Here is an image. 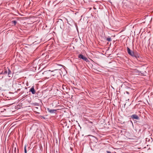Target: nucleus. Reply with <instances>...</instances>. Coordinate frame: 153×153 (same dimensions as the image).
Listing matches in <instances>:
<instances>
[{"label": "nucleus", "mask_w": 153, "mask_h": 153, "mask_svg": "<svg viewBox=\"0 0 153 153\" xmlns=\"http://www.w3.org/2000/svg\"><path fill=\"white\" fill-rule=\"evenodd\" d=\"M127 50L128 54L132 57L134 58L137 59H138V58L140 57V53L137 51L134 52L128 47L127 48Z\"/></svg>", "instance_id": "obj_1"}, {"label": "nucleus", "mask_w": 153, "mask_h": 153, "mask_svg": "<svg viewBox=\"0 0 153 153\" xmlns=\"http://www.w3.org/2000/svg\"><path fill=\"white\" fill-rule=\"evenodd\" d=\"M85 138H87V139H89L91 141H93V142H97L98 141L97 138L93 135H89L85 136Z\"/></svg>", "instance_id": "obj_2"}, {"label": "nucleus", "mask_w": 153, "mask_h": 153, "mask_svg": "<svg viewBox=\"0 0 153 153\" xmlns=\"http://www.w3.org/2000/svg\"><path fill=\"white\" fill-rule=\"evenodd\" d=\"M64 24V23L62 19H58L56 22V25L57 26L60 27V28L62 29L63 28Z\"/></svg>", "instance_id": "obj_3"}, {"label": "nucleus", "mask_w": 153, "mask_h": 153, "mask_svg": "<svg viewBox=\"0 0 153 153\" xmlns=\"http://www.w3.org/2000/svg\"><path fill=\"white\" fill-rule=\"evenodd\" d=\"M48 71H51L54 73V74H52V75L53 76H54V75H55L56 74H58L61 75V74L62 73V72L60 70V69H55L52 71L49 70Z\"/></svg>", "instance_id": "obj_4"}, {"label": "nucleus", "mask_w": 153, "mask_h": 153, "mask_svg": "<svg viewBox=\"0 0 153 153\" xmlns=\"http://www.w3.org/2000/svg\"><path fill=\"white\" fill-rule=\"evenodd\" d=\"M78 57L79 58L85 61L86 62H89V60L85 56L83 55L82 54H80L78 55Z\"/></svg>", "instance_id": "obj_5"}, {"label": "nucleus", "mask_w": 153, "mask_h": 153, "mask_svg": "<svg viewBox=\"0 0 153 153\" xmlns=\"http://www.w3.org/2000/svg\"><path fill=\"white\" fill-rule=\"evenodd\" d=\"M130 117L133 120H139L140 119L139 117L136 114H133L130 116Z\"/></svg>", "instance_id": "obj_6"}, {"label": "nucleus", "mask_w": 153, "mask_h": 153, "mask_svg": "<svg viewBox=\"0 0 153 153\" xmlns=\"http://www.w3.org/2000/svg\"><path fill=\"white\" fill-rule=\"evenodd\" d=\"M48 111L50 114H56L57 111L56 109H50L49 108H47Z\"/></svg>", "instance_id": "obj_7"}, {"label": "nucleus", "mask_w": 153, "mask_h": 153, "mask_svg": "<svg viewBox=\"0 0 153 153\" xmlns=\"http://www.w3.org/2000/svg\"><path fill=\"white\" fill-rule=\"evenodd\" d=\"M97 143V142H92L91 141L89 142V145L92 150H94V149H92V147H95V146L96 145Z\"/></svg>", "instance_id": "obj_8"}, {"label": "nucleus", "mask_w": 153, "mask_h": 153, "mask_svg": "<svg viewBox=\"0 0 153 153\" xmlns=\"http://www.w3.org/2000/svg\"><path fill=\"white\" fill-rule=\"evenodd\" d=\"M29 92H31L32 94H35L36 92V91L34 89V86H33L30 89Z\"/></svg>", "instance_id": "obj_9"}, {"label": "nucleus", "mask_w": 153, "mask_h": 153, "mask_svg": "<svg viewBox=\"0 0 153 153\" xmlns=\"http://www.w3.org/2000/svg\"><path fill=\"white\" fill-rule=\"evenodd\" d=\"M91 131L94 133V134H97V130L96 128H95L94 126L92 127L91 128ZM95 135V134H94Z\"/></svg>", "instance_id": "obj_10"}, {"label": "nucleus", "mask_w": 153, "mask_h": 153, "mask_svg": "<svg viewBox=\"0 0 153 153\" xmlns=\"http://www.w3.org/2000/svg\"><path fill=\"white\" fill-rule=\"evenodd\" d=\"M8 71L7 72V74L9 77H11L12 76V72L10 70L7 68Z\"/></svg>", "instance_id": "obj_11"}, {"label": "nucleus", "mask_w": 153, "mask_h": 153, "mask_svg": "<svg viewBox=\"0 0 153 153\" xmlns=\"http://www.w3.org/2000/svg\"><path fill=\"white\" fill-rule=\"evenodd\" d=\"M129 85L130 84L128 83L125 81L123 82V84H122L121 86L122 87H123L124 85L129 86Z\"/></svg>", "instance_id": "obj_12"}, {"label": "nucleus", "mask_w": 153, "mask_h": 153, "mask_svg": "<svg viewBox=\"0 0 153 153\" xmlns=\"http://www.w3.org/2000/svg\"><path fill=\"white\" fill-rule=\"evenodd\" d=\"M106 40L110 42L111 41V37L110 36H108L106 39Z\"/></svg>", "instance_id": "obj_13"}, {"label": "nucleus", "mask_w": 153, "mask_h": 153, "mask_svg": "<svg viewBox=\"0 0 153 153\" xmlns=\"http://www.w3.org/2000/svg\"><path fill=\"white\" fill-rule=\"evenodd\" d=\"M11 22L13 23L14 25H15L17 23V21L16 20H13L11 21Z\"/></svg>", "instance_id": "obj_14"}, {"label": "nucleus", "mask_w": 153, "mask_h": 153, "mask_svg": "<svg viewBox=\"0 0 153 153\" xmlns=\"http://www.w3.org/2000/svg\"><path fill=\"white\" fill-rule=\"evenodd\" d=\"M124 88L126 89H130V88L128 87V86L124 85L123 87Z\"/></svg>", "instance_id": "obj_15"}, {"label": "nucleus", "mask_w": 153, "mask_h": 153, "mask_svg": "<svg viewBox=\"0 0 153 153\" xmlns=\"http://www.w3.org/2000/svg\"><path fill=\"white\" fill-rule=\"evenodd\" d=\"M24 152L25 153H27V152L26 146H25L24 147Z\"/></svg>", "instance_id": "obj_16"}, {"label": "nucleus", "mask_w": 153, "mask_h": 153, "mask_svg": "<svg viewBox=\"0 0 153 153\" xmlns=\"http://www.w3.org/2000/svg\"><path fill=\"white\" fill-rule=\"evenodd\" d=\"M3 74H7V71L6 70H5L4 71H3Z\"/></svg>", "instance_id": "obj_17"}, {"label": "nucleus", "mask_w": 153, "mask_h": 153, "mask_svg": "<svg viewBox=\"0 0 153 153\" xmlns=\"http://www.w3.org/2000/svg\"><path fill=\"white\" fill-rule=\"evenodd\" d=\"M137 73H138L139 74V75H140V71L137 70V71L136 72Z\"/></svg>", "instance_id": "obj_18"}, {"label": "nucleus", "mask_w": 153, "mask_h": 153, "mask_svg": "<svg viewBox=\"0 0 153 153\" xmlns=\"http://www.w3.org/2000/svg\"><path fill=\"white\" fill-rule=\"evenodd\" d=\"M144 73L143 71H140V75H142L143 74H144Z\"/></svg>", "instance_id": "obj_19"}, {"label": "nucleus", "mask_w": 153, "mask_h": 153, "mask_svg": "<svg viewBox=\"0 0 153 153\" xmlns=\"http://www.w3.org/2000/svg\"><path fill=\"white\" fill-rule=\"evenodd\" d=\"M41 117L43 119H45V118L43 116H41Z\"/></svg>", "instance_id": "obj_20"}, {"label": "nucleus", "mask_w": 153, "mask_h": 153, "mask_svg": "<svg viewBox=\"0 0 153 153\" xmlns=\"http://www.w3.org/2000/svg\"><path fill=\"white\" fill-rule=\"evenodd\" d=\"M16 147H15L14 148V152H15V153H16Z\"/></svg>", "instance_id": "obj_21"}, {"label": "nucleus", "mask_w": 153, "mask_h": 153, "mask_svg": "<svg viewBox=\"0 0 153 153\" xmlns=\"http://www.w3.org/2000/svg\"><path fill=\"white\" fill-rule=\"evenodd\" d=\"M57 65H58V66H61V67H62L63 66L61 64H57Z\"/></svg>", "instance_id": "obj_22"}, {"label": "nucleus", "mask_w": 153, "mask_h": 153, "mask_svg": "<svg viewBox=\"0 0 153 153\" xmlns=\"http://www.w3.org/2000/svg\"><path fill=\"white\" fill-rule=\"evenodd\" d=\"M107 153H112L110 151H106Z\"/></svg>", "instance_id": "obj_23"}, {"label": "nucleus", "mask_w": 153, "mask_h": 153, "mask_svg": "<svg viewBox=\"0 0 153 153\" xmlns=\"http://www.w3.org/2000/svg\"><path fill=\"white\" fill-rule=\"evenodd\" d=\"M38 105V103H35V104L34 105Z\"/></svg>", "instance_id": "obj_24"}, {"label": "nucleus", "mask_w": 153, "mask_h": 153, "mask_svg": "<svg viewBox=\"0 0 153 153\" xmlns=\"http://www.w3.org/2000/svg\"><path fill=\"white\" fill-rule=\"evenodd\" d=\"M126 93L128 94H129V93L127 91H126Z\"/></svg>", "instance_id": "obj_25"}, {"label": "nucleus", "mask_w": 153, "mask_h": 153, "mask_svg": "<svg viewBox=\"0 0 153 153\" xmlns=\"http://www.w3.org/2000/svg\"><path fill=\"white\" fill-rule=\"evenodd\" d=\"M130 122L132 124V125H133V122H132V121L131 120H130Z\"/></svg>", "instance_id": "obj_26"}, {"label": "nucleus", "mask_w": 153, "mask_h": 153, "mask_svg": "<svg viewBox=\"0 0 153 153\" xmlns=\"http://www.w3.org/2000/svg\"><path fill=\"white\" fill-rule=\"evenodd\" d=\"M3 72H4L3 71H2L0 73V74H3Z\"/></svg>", "instance_id": "obj_27"}, {"label": "nucleus", "mask_w": 153, "mask_h": 153, "mask_svg": "<svg viewBox=\"0 0 153 153\" xmlns=\"http://www.w3.org/2000/svg\"><path fill=\"white\" fill-rule=\"evenodd\" d=\"M64 87H65V86H62V88H63V89H64Z\"/></svg>", "instance_id": "obj_28"}, {"label": "nucleus", "mask_w": 153, "mask_h": 153, "mask_svg": "<svg viewBox=\"0 0 153 153\" xmlns=\"http://www.w3.org/2000/svg\"><path fill=\"white\" fill-rule=\"evenodd\" d=\"M76 29L77 30V28H78V27H77V25H76Z\"/></svg>", "instance_id": "obj_29"}, {"label": "nucleus", "mask_w": 153, "mask_h": 153, "mask_svg": "<svg viewBox=\"0 0 153 153\" xmlns=\"http://www.w3.org/2000/svg\"><path fill=\"white\" fill-rule=\"evenodd\" d=\"M70 149H71V151H72V148H71V147L70 148Z\"/></svg>", "instance_id": "obj_30"}, {"label": "nucleus", "mask_w": 153, "mask_h": 153, "mask_svg": "<svg viewBox=\"0 0 153 153\" xmlns=\"http://www.w3.org/2000/svg\"><path fill=\"white\" fill-rule=\"evenodd\" d=\"M94 9H96V8H94Z\"/></svg>", "instance_id": "obj_31"}, {"label": "nucleus", "mask_w": 153, "mask_h": 153, "mask_svg": "<svg viewBox=\"0 0 153 153\" xmlns=\"http://www.w3.org/2000/svg\"><path fill=\"white\" fill-rule=\"evenodd\" d=\"M25 89H27V88H25Z\"/></svg>", "instance_id": "obj_32"}]
</instances>
